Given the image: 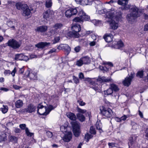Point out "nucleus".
I'll return each instance as SVG.
<instances>
[{
	"label": "nucleus",
	"instance_id": "33",
	"mask_svg": "<svg viewBox=\"0 0 148 148\" xmlns=\"http://www.w3.org/2000/svg\"><path fill=\"white\" fill-rule=\"evenodd\" d=\"M77 117L79 121L81 122H83L85 120V117L81 114L79 113L77 114Z\"/></svg>",
	"mask_w": 148,
	"mask_h": 148
},
{
	"label": "nucleus",
	"instance_id": "19",
	"mask_svg": "<svg viewBox=\"0 0 148 148\" xmlns=\"http://www.w3.org/2000/svg\"><path fill=\"white\" fill-rule=\"evenodd\" d=\"M103 38L106 42H109L112 41L113 36L110 34H106L104 36Z\"/></svg>",
	"mask_w": 148,
	"mask_h": 148
},
{
	"label": "nucleus",
	"instance_id": "50",
	"mask_svg": "<svg viewBox=\"0 0 148 148\" xmlns=\"http://www.w3.org/2000/svg\"><path fill=\"white\" fill-rule=\"evenodd\" d=\"M53 136L52 132L49 131H47V136L48 137V138H52Z\"/></svg>",
	"mask_w": 148,
	"mask_h": 148
},
{
	"label": "nucleus",
	"instance_id": "36",
	"mask_svg": "<svg viewBox=\"0 0 148 148\" xmlns=\"http://www.w3.org/2000/svg\"><path fill=\"white\" fill-rule=\"evenodd\" d=\"M82 62V60L81 58L79 60L76 61L75 65L78 66H81L84 64Z\"/></svg>",
	"mask_w": 148,
	"mask_h": 148
},
{
	"label": "nucleus",
	"instance_id": "22",
	"mask_svg": "<svg viewBox=\"0 0 148 148\" xmlns=\"http://www.w3.org/2000/svg\"><path fill=\"white\" fill-rule=\"evenodd\" d=\"M88 16L86 17H84V18L81 17H76L73 19V21L75 22H81L85 21H86L88 20Z\"/></svg>",
	"mask_w": 148,
	"mask_h": 148
},
{
	"label": "nucleus",
	"instance_id": "4",
	"mask_svg": "<svg viewBox=\"0 0 148 148\" xmlns=\"http://www.w3.org/2000/svg\"><path fill=\"white\" fill-rule=\"evenodd\" d=\"M100 113L102 115L107 118H110L112 116L113 112L110 108H106L102 106L100 108Z\"/></svg>",
	"mask_w": 148,
	"mask_h": 148
},
{
	"label": "nucleus",
	"instance_id": "20",
	"mask_svg": "<svg viewBox=\"0 0 148 148\" xmlns=\"http://www.w3.org/2000/svg\"><path fill=\"white\" fill-rule=\"evenodd\" d=\"M112 79L110 78H106L105 77H99L97 79V82L101 83L103 82H108L111 81Z\"/></svg>",
	"mask_w": 148,
	"mask_h": 148
},
{
	"label": "nucleus",
	"instance_id": "23",
	"mask_svg": "<svg viewBox=\"0 0 148 148\" xmlns=\"http://www.w3.org/2000/svg\"><path fill=\"white\" fill-rule=\"evenodd\" d=\"M66 115L71 120L75 121L76 119V116L73 113L68 112L66 113Z\"/></svg>",
	"mask_w": 148,
	"mask_h": 148
},
{
	"label": "nucleus",
	"instance_id": "5",
	"mask_svg": "<svg viewBox=\"0 0 148 148\" xmlns=\"http://www.w3.org/2000/svg\"><path fill=\"white\" fill-rule=\"evenodd\" d=\"M7 44L8 46L14 49L19 48L21 44L20 42L17 41L13 39L9 40Z\"/></svg>",
	"mask_w": 148,
	"mask_h": 148
},
{
	"label": "nucleus",
	"instance_id": "6",
	"mask_svg": "<svg viewBox=\"0 0 148 148\" xmlns=\"http://www.w3.org/2000/svg\"><path fill=\"white\" fill-rule=\"evenodd\" d=\"M71 124L74 135L75 137H78L80 134L79 126L78 123L76 121H72Z\"/></svg>",
	"mask_w": 148,
	"mask_h": 148
},
{
	"label": "nucleus",
	"instance_id": "51",
	"mask_svg": "<svg viewBox=\"0 0 148 148\" xmlns=\"http://www.w3.org/2000/svg\"><path fill=\"white\" fill-rule=\"evenodd\" d=\"M77 111L78 112L82 114L85 113L86 111L85 110L82 109L78 108H77Z\"/></svg>",
	"mask_w": 148,
	"mask_h": 148
},
{
	"label": "nucleus",
	"instance_id": "58",
	"mask_svg": "<svg viewBox=\"0 0 148 148\" xmlns=\"http://www.w3.org/2000/svg\"><path fill=\"white\" fill-rule=\"evenodd\" d=\"M127 117H128L127 116L125 115H124L123 116H122L121 117V121H122L125 120L127 118Z\"/></svg>",
	"mask_w": 148,
	"mask_h": 148
},
{
	"label": "nucleus",
	"instance_id": "7",
	"mask_svg": "<svg viewBox=\"0 0 148 148\" xmlns=\"http://www.w3.org/2000/svg\"><path fill=\"white\" fill-rule=\"evenodd\" d=\"M63 26V25L61 23L55 24L53 26V29L51 30L50 33L52 34H58L60 32V31Z\"/></svg>",
	"mask_w": 148,
	"mask_h": 148
},
{
	"label": "nucleus",
	"instance_id": "8",
	"mask_svg": "<svg viewBox=\"0 0 148 148\" xmlns=\"http://www.w3.org/2000/svg\"><path fill=\"white\" fill-rule=\"evenodd\" d=\"M77 10L76 8H70L65 12V16L67 18H70L72 16L76 15L77 13Z\"/></svg>",
	"mask_w": 148,
	"mask_h": 148
},
{
	"label": "nucleus",
	"instance_id": "32",
	"mask_svg": "<svg viewBox=\"0 0 148 148\" xmlns=\"http://www.w3.org/2000/svg\"><path fill=\"white\" fill-rule=\"evenodd\" d=\"M110 87L112 89L113 91L117 92L119 90V88L117 86L114 84H110Z\"/></svg>",
	"mask_w": 148,
	"mask_h": 148
},
{
	"label": "nucleus",
	"instance_id": "59",
	"mask_svg": "<svg viewBox=\"0 0 148 148\" xmlns=\"http://www.w3.org/2000/svg\"><path fill=\"white\" fill-rule=\"evenodd\" d=\"M64 44H62L59 45L57 47V49L59 50H63V48Z\"/></svg>",
	"mask_w": 148,
	"mask_h": 148
},
{
	"label": "nucleus",
	"instance_id": "47",
	"mask_svg": "<svg viewBox=\"0 0 148 148\" xmlns=\"http://www.w3.org/2000/svg\"><path fill=\"white\" fill-rule=\"evenodd\" d=\"M136 76L140 78H142L143 76V71H139L137 73Z\"/></svg>",
	"mask_w": 148,
	"mask_h": 148
},
{
	"label": "nucleus",
	"instance_id": "39",
	"mask_svg": "<svg viewBox=\"0 0 148 148\" xmlns=\"http://www.w3.org/2000/svg\"><path fill=\"white\" fill-rule=\"evenodd\" d=\"M60 39L59 36L55 37L53 40H52V44H54L59 42Z\"/></svg>",
	"mask_w": 148,
	"mask_h": 148
},
{
	"label": "nucleus",
	"instance_id": "10",
	"mask_svg": "<svg viewBox=\"0 0 148 148\" xmlns=\"http://www.w3.org/2000/svg\"><path fill=\"white\" fill-rule=\"evenodd\" d=\"M37 113L40 115H46V108L41 104H39L37 107Z\"/></svg>",
	"mask_w": 148,
	"mask_h": 148
},
{
	"label": "nucleus",
	"instance_id": "63",
	"mask_svg": "<svg viewBox=\"0 0 148 148\" xmlns=\"http://www.w3.org/2000/svg\"><path fill=\"white\" fill-rule=\"evenodd\" d=\"M115 120L117 122H120L121 121V118H119L118 117H116L114 118Z\"/></svg>",
	"mask_w": 148,
	"mask_h": 148
},
{
	"label": "nucleus",
	"instance_id": "18",
	"mask_svg": "<svg viewBox=\"0 0 148 148\" xmlns=\"http://www.w3.org/2000/svg\"><path fill=\"white\" fill-rule=\"evenodd\" d=\"M36 109V107L32 104H30L27 106V108L25 109V111L26 112L31 113L35 112Z\"/></svg>",
	"mask_w": 148,
	"mask_h": 148
},
{
	"label": "nucleus",
	"instance_id": "27",
	"mask_svg": "<svg viewBox=\"0 0 148 148\" xmlns=\"http://www.w3.org/2000/svg\"><path fill=\"white\" fill-rule=\"evenodd\" d=\"M23 102L22 100L18 99L15 103V107L17 108L22 107L23 105Z\"/></svg>",
	"mask_w": 148,
	"mask_h": 148
},
{
	"label": "nucleus",
	"instance_id": "24",
	"mask_svg": "<svg viewBox=\"0 0 148 148\" xmlns=\"http://www.w3.org/2000/svg\"><path fill=\"white\" fill-rule=\"evenodd\" d=\"M35 46L38 49H43L46 46V42H40L36 44Z\"/></svg>",
	"mask_w": 148,
	"mask_h": 148
},
{
	"label": "nucleus",
	"instance_id": "43",
	"mask_svg": "<svg viewBox=\"0 0 148 148\" xmlns=\"http://www.w3.org/2000/svg\"><path fill=\"white\" fill-rule=\"evenodd\" d=\"M92 135L87 133L85 135V138L87 139V142H88L89 140V139L92 138Z\"/></svg>",
	"mask_w": 148,
	"mask_h": 148
},
{
	"label": "nucleus",
	"instance_id": "64",
	"mask_svg": "<svg viewBox=\"0 0 148 148\" xmlns=\"http://www.w3.org/2000/svg\"><path fill=\"white\" fill-rule=\"evenodd\" d=\"M91 38L93 40H96L97 37L95 34H93L91 35Z\"/></svg>",
	"mask_w": 148,
	"mask_h": 148
},
{
	"label": "nucleus",
	"instance_id": "2",
	"mask_svg": "<svg viewBox=\"0 0 148 148\" xmlns=\"http://www.w3.org/2000/svg\"><path fill=\"white\" fill-rule=\"evenodd\" d=\"M130 11L131 13L127 16V18L129 21H133L135 19L140 16L138 8L135 5H130Z\"/></svg>",
	"mask_w": 148,
	"mask_h": 148
},
{
	"label": "nucleus",
	"instance_id": "60",
	"mask_svg": "<svg viewBox=\"0 0 148 148\" xmlns=\"http://www.w3.org/2000/svg\"><path fill=\"white\" fill-rule=\"evenodd\" d=\"M57 51H56V49L54 48H53L51 49L50 51H49L48 52L49 53H51L54 52H56Z\"/></svg>",
	"mask_w": 148,
	"mask_h": 148
},
{
	"label": "nucleus",
	"instance_id": "9",
	"mask_svg": "<svg viewBox=\"0 0 148 148\" xmlns=\"http://www.w3.org/2000/svg\"><path fill=\"white\" fill-rule=\"evenodd\" d=\"M134 72H131L129 77H127L123 81V84L125 86H129L130 85L132 80L134 77Z\"/></svg>",
	"mask_w": 148,
	"mask_h": 148
},
{
	"label": "nucleus",
	"instance_id": "53",
	"mask_svg": "<svg viewBox=\"0 0 148 148\" xmlns=\"http://www.w3.org/2000/svg\"><path fill=\"white\" fill-rule=\"evenodd\" d=\"M105 65H106L108 67H109V66H110V67H112L113 66L112 63L111 62H107L105 64Z\"/></svg>",
	"mask_w": 148,
	"mask_h": 148
},
{
	"label": "nucleus",
	"instance_id": "55",
	"mask_svg": "<svg viewBox=\"0 0 148 148\" xmlns=\"http://www.w3.org/2000/svg\"><path fill=\"white\" fill-rule=\"evenodd\" d=\"M77 103H79V105L81 106H83L85 104V103L83 102V101L81 100L77 101Z\"/></svg>",
	"mask_w": 148,
	"mask_h": 148
},
{
	"label": "nucleus",
	"instance_id": "12",
	"mask_svg": "<svg viewBox=\"0 0 148 148\" xmlns=\"http://www.w3.org/2000/svg\"><path fill=\"white\" fill-rule=\"evenodd\" d=\"M117 2L119 5L123 6L125 10L129 9L130 5L128 4L127 0H118Z\"/></svg>",
	"mask_w": 148,
	"mask_h": 148
},
{
	"label": "nucleus",
	"instance_id": "16",
	"mask_svg": "<svg viewBox=\"0 0 148 148\" xmlns=\"http://www.w3.org/2000/svg\"><path fill=\"white\" fill-rule=\"evenodd\" d=\"M76 8L78 10L77 12H78V14L80 17L84 18V17H86L87 16H88V20L89 19L90 17L86 15V14L84 12L82 9H80L79 7Z\"/></svg>",
	"mask_w": 148,
	"mask_h": 148
},
{
	"label": "nucleus",
	"instance_id": "17",
	"mask_svg": "<svg viewBox=\"0 0 148 148\" xmlns=\"http://www.w3.org/2000/svg\"><path fill=\"white\" fill-rule=\"evenodd\" d=\"M72 134L71 132H67L64 135L63 137V140L66 142H69L71 139L72 138Z\"/></svg>",
	"mask_w": 148,
	"mask_h": 148
},
{
	"label": "nucleus",
	"instance_id": "1",
	"mask_svg": "<svg viewBox=\"0 0 148 148\" xmlns=\"http://www.w3.org/2000/svg\"><path fill=\"white\" fill-rule=\"evenodd\" d=\"M99 13L100 14H104L106 15V17L115 20L117 21H121L122 18L121 12L119 10H115L113 8L108 10L104 9L99 11Z\"/></svg>",
	"mask_w": 148,
	"mask_h": 148
},
{
	"label": "nucleus",
	"instance_id": "44",
	"mask_svg": "<svg viewBox=\"0 0 148 148\" xmlns=\"http://www.w3.org/2000/svg\"><path fill=\"white\" fill-rule=\"evenodd\" d=\"M7 25L12 28L13 29H14L15 27L13 25V23L12 21H10L7 22Z\"/></svg>",
	"mask_w": 148,
	"mask_h": 148
},
{
	"label": "nucleus",
	"instance_id": "28",
	"mask_svg": "<svg viewBox=\"0 0 148 148\" xmlns=\"http://www.w3.org/2000/svg\"><path fill=\"white\" fill-rule=\"evenodd\" d=\"M46 30V26H40L37 27L36 30L38 32H43Z\"/></svg>",
	"mask_w": 148,
	"mask_h": 148
},
{
	"label": "nucleus",
	"instance_id": "34",
	"mask_svg": "<svg viewBox=\"0 0 148 148\" xmlns=\"http://www.w3.org/2000/svg\"><path fill=\"white\" fill-rule=\"evenodd\" d=\"M113 92V90H112V89L110 87L106 90L104 91V94L107 95H111Z\"/></svg>",
	"mask_w": 148,
	"mask_h": 148
},
{
	"label": "nucleus",
	"instance_id": "29",
	"mask_svg": "<svg viewBox=\"0 0 148 148\" xmlns=\"http://www.w3.org/2000/svg\"><path fill=\"white\" fill-rule=\"evenodd\" d=\"M26 4H23L21 2H18L16 4V8L18 10H22L23 8H24L23 6Z\"/></svg>",
	"mask_w": 148,
	"mask_h": 148
},
{
	"label": "nucleus",
	"instance_id": "25",
	"mask_svg": "<svg viewBox=\"0 0 148 148\" xmlns=\"http://www.w3.org/2000/svg\"><path fill=\"white\" fill-rule=\"evenodd\" d=\"M81 58L84 64H88L90 62V58L88 56L82 57Z\"/></svg>",
	"mask_w": 148,
	"mask_h": 148
},
{
	"label": "nucleus",
	"instance_id": "31",
	"mask_svg": "<svg viewBox=\"0 0 148 148\" xmlns=\"http://www.w3.org/2000/svg\"><path fill=\"white\" fill-rule=\"evenodd\" d=\"M99 68L100 70L103 71V72H107L108 71L109 67H108L106 65L105 66H100Z\"/></svg>",
	"mask_w": 148,
	"mask_h": 148
},
{
	"label": "nucleus",
	"instance_id": "42",
	"mask_svg": "<svg viewBox=\"0 0 148 148\" xmlns=\"http://www.w3.org/2000/svg\"><path fill=\"white\" fill-rule=\"evenodd\" d=\"M92 22L94 23L95 25L96 26H98L101 23V21L96 20H93Z\"/></svg>",
	"mask_w": 148,
	"mask_h": 148
},
{
	"label": "nucleus",
	"instance_id": "61",
	"mask_svg": "<svg viewBox=\"0 0 148 148\" xmlns=\"http://www.w3.org/2000/svg\"><path fill=\"white\" fill-rule=\"evenodd\" d=\"M79 78L81 79H83L84 78V75L82 73H80L79 75Z\"/></svg>",
	"mask_w": 148,
	"mask_h": 148
},
{
	"label": "nucleus",
	"instance_id": "46",
	"mask_svg": "<svg viewBox=\"0 0 148 148\" xmlns=\"http://www.w3.org/2000/svg\"><path fill=\"white\" fill-rule=\"evenodd\" d=\"M53 11L49 10L47 11V16H49V17H50L52 16L53 14Z\"/></svg>",
	"mask_w": 148,
	"mask_h": 148
},
{
	"label": "nucleus",
	"instance_id": "3",
	"mask_svg": "<svg viewBox=\"0 0 148 148\" xmlns=\"http://www.w3.org/2000/svg\"><path fill=\"white\" fill-rule=\"evenodd\" d=\"M72 32H70L67 33V36L70 37L78 38L80 36L78 33L81 30L80 26L78 24L73 25L71 27Z\"/></svg>",
	"mask_w": 148,
	"mask_h": 148
},
{
	"label": "nucleus",
	"instance_id": "38",
	"mask_svg": "<svg viewBox=\"0 0 148 148\" xmlns=\"http://www.w3.org/2000/svg\"><path fill=\"white\" fill-rule=\"evenodd\" d=\"M9 139L10 141L14 143H16L17 142V139L16 137L15 136H10Z\"/></svg>",
	"mask_w": 148,
	"mask_h": 148
},
{
	"label": "nucleus",
	"instance_id": "45",
	"mask_svg": "<svg viewBox=\"0 0 148 148\" xmlns=\"http://www.w3.org/2000/svg\"><path fill=\"white\" fill-rule=\"evenodd\" d=\"M73 80L75 84H78L79 83V80L78 77L74 76H73Z\"/></svg>",
	"mask_w": 148,
	"mask_h": 148
},
{
	"label": "nucleus",
	"instance_id": "13",
	"mask_svg": "<svg viewBox=\"0 0 148 148\" xmlns=\"http://www.w3.org/2000/svg\"><path fill=\"white\" fill-rule=\"evenodd\" d=\"M27 77L30 80H36L37 77V73L33 70H30L29 71Z\"/></svg>",
	"mask_w": 148,
	"mask_h": 148
},
{
	"label": "nucleus",
	"instance_id": "30",
	"mask_svg": "<svg viewBox=\"0 0 148 148\" xmlns=\"http://www.w3.org/2000/svg\"><path fill=\"white\" fill-rule=\"evenodd\" d=\"M123 46V44L121 41H118L117 42L116 45H115L114 47L115 48L119 49L120 48L122 47Z\"/></svg>",
	"mask_w": 148,
	"mask_h": 148
},
{
	"label": "nucleus",
	"instance_id": "41",
	"mask_svg": "<svg viewBox=\"0 0 148 148\" xmlns=\"http://www.w3.org/2000/svg\"><path fill=\"white\" fill-rule=\"evenodd\" d=\"M25 132L28 136L31 137L34 134V133L29 132L28 128L26 127L25 130Z\"/></svg>",
	"mask_w": 148,
	"mask_h": 148
},
{
	"label": "nucleus",
	"instance_id": "15",
	"mask_svg": "<svg viewBox=\"0 0 148 148\" xmlns=\"http://www.w3.org/2000/svg\"><path fill=\"white\" fill-rule=\"evenodd\" d=\"M28 58L27 56L24 55L23 54H16L15 55V60H18L27 61L28 60Z\"/></svg>",
	"mask_w": 148,
	"mask_h": 148
},
{
	"label": "nucleus",
	"instance_id": "54",
	"mask_svg": "<svg viewBox=\"0 0 148 148\" xmlns=\"http://www.w3.org/2000/svg\"><path fill=\"white\" fill-rule=\"evenodd\" d=\"M66 127L64 126H62L60 127V130L63 132H65L66 131Z\"/></svg>",
	"mask_w": 148,
	"mask_h": 148
},
{
	"label": "nucleus",
	"instance_id": "11",
	"mask_svg": "<svg viewBox=\"0 0 148 148\" xmlns=\"http://www.w3.org/2000/svg\"><path fill=\"white\" fill-rule=\"evenodd\" d=\"M23 8L22 10V15L24 16L30 17L31 16V12L29 8L27 5H25Z\"/></svg>",
	"mask_w": 148,
	"mask_h": 148
},
{
	"label": "nucleus",
	"instance_id": "26",
	"mask_svg": "<svg viewBox=\"0 0 148 148\" xmlns=\"http://www.w3.org/2000/svg\"><path fill=\"white\" fill-rule=\"evenodd\" d=\"M63 50L68 55L71 51V48L68 45L64 44Z\"/></svg>",
	"mask_w": 148,
	"mask_h": 148
},
{
	"label": "nucleus",
	"instance_id": "52",
	"mask_svg": "<svg viewBox=\"0 0 148 148\" xmlns=\"http://www.w3.org/2000/svg\"><path fill=\"white\" fill-rule=\"evenodd\" d=\"M116 144L115 143H108V145L110 147H113L116 146Z\"/></svg>",
	"mask_w": 148,
	"mask_h": 148
},
{
	"label": "nucleus",
	"instance_id": "40",
	"mask_svg": "<svg viewBox=\"0 0 148 148\" xmlns=\"http://www.w3.org/2000/svg\"><path fill=\"white\" fill-rule=\"evenodd\" d=\"M90 132L92 134H96V131L95 129L93 126H92L90 127Z\"/></svg>",
	"mask_w": 148,
	"mask_h": 148
},
{
	"label": "nucleus",
	"instance_id": "56",
	"mask_svg": "<svg viewBox=\"0 0 148 148\" xmlns=\"http://www.w3.org/2000/svg\"><path fill=\"white\" fill-rule=\"evenodd\" d=\"M20 128L22 130L25 129L26 125L25 124H21L19 125Z\"/></svg>",
	"mask_w": 148,
	"mask_h": 148
},
{
	"label": "nucleus",
	"instance_id": "21",
	"mask_svg": "<svg viewBox=\"0 0 148 148\" xmlns=\"http://www.w3.org/2000/svg\"><path fill=\"white\" fill-rule=\"evenodd\" d=\"M110 25L111 28L114 30L116 29L119 26L118 23L113 20H112L110 23Z\"/></svg>",
	"mask_w": 148,
	"mask_h": 148
},
{
	"label": "nucleus",
	"instance_id": "49",
	"mask_svg": "<svg viewBox=\"0 0 148 148\" xmlns=\"http://www.w3.org/2000/svg\"><path fill=\"white\" fill-rule=\"evenodd\" d=\"M81 49V47L79 46H78L75 47L74 49V51L76 53H78L79 52Z\"/></svg>",
	"mask_w": 148,
	"mask_h": 148
},
{
	"label": "nucleus",
	"instance_id": "62",
	"mask_svg": "<svg viewBox=\"0 0 148 148\" xmlns=\"http://www.w3.org/2000/svg\"><path fill=\"white\" fill-rule=\"evenodd\" d=\"M96 44V42L95 40L91 42L90 43L89 45L90 46H94Z\"/></svg>",
	"mask_w": 148,
	"mask_h": 148
},
{
	"label": "nucleus",
	"instance_id": "35",
	"mask_svg": "<svg viewBox=\"0 0 148 148\" xmlns=\"http://www.w3.org/2000/svg\"><path fill=\"white\" fill-rule=\"evenodd\" d=\"M55 108L51 105H49L47 107V115L49 114L50 112Z\"/></svg>",
	"mask_w": 148,
	"mask_h": 148
},
{
	"label": "nucleus",
	"instance_id": "57",
	"mask_svg": "<svg viewBox=\"0 0 148 148\" xmlns=\"http://www.w3.org/2000/svg\"><path fill=\"white\" fill-rule=\"evenodd\" d=\"M16 68H14L13 70L12 71V72L11 73V74L13 76H15V73L16 72Z\"/></svg>",
	"mask_w": 148,
	"mask_h": 148
},
{
	"label": "nucleus",
	"instance_id": "37",
	"mask_svg": "<svg viewBox=\"0 0 148 148\" xmlns=\"http://www.w3.org/2000/svg\"><path fill=\"white\" fill-rule=\"evenodd\" d=\"M1 109L2 112L4 113H6L8 110V107L6 106L3 105V107L0 108Z\"/></svg>",
	"mask_w": 148,
	"mask_h": 148
},
{
	"label": "nucleus",
	"instance_id": "14",
	"mask_svg": "<svg viewBox=\"0 0 148 148\" xmlns=\"http://www.w3.org/2000/svg\"><path fill=\"white\" fill-rule=\"evenodd\" d=\"M95 0H75V1L83 5H91Z\"/></svg>",
	"mask_w": 148,
	"mask_h": 148
},
{
	"label": "nucleus",
	"instance_id": "48",
	"mask_svg": "<svg viewBox=\"0 0 148 148\" xmlns=\"http://www.w3.org/2000/svg\"><path fill=\"white\" fill-rule=\"evenodd\" d=\"M52 3L51 0L47 1V8L51 7L52 5Z\"/></svg>",
	"mask_w": 148,
	"mask_h": 148
}]
</instances>
